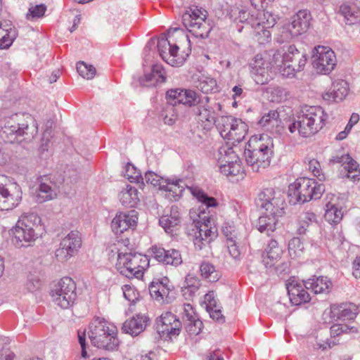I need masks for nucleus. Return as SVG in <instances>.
I'll return each instance as SVG.
<instances>
[{"mask_svg": "<svg viewBox=\"0 0 360 360\" xmlns=\"http://www.w3.org/2000/svg\"><path fill=\"white\" fill-rule=\"evenodd\" d=\"M282 216H274L265 211V213L260 216L257 223V228L261 233H266L268 235L276 229L278 218Z\"/></svg>", "mask_w": 360, "mask_h": 360, "instance_id": "f704fd0d", "label": "nucleus"}, {"mask_svg": "<svg viewBox=\"0 0 360 360\" xmlns=\"http://www.w3.org/2000/svg\"><path fill=\"white\" fill-rule=\"evenodd\" d=\"M207 12L198 6L188 7L182 14V22L186 30L195 38L208 37L212 28L206 21Z\"/></svg>", "mask_w": 360, "mask_h": 360, "instance_id": "9d476101", "label": "nucleus"}, {"mask_svg": "<svg viewBox=\"0 0 360 360\" xmlns=\"http://www.w3.org/2000/svg\"><path fill=\"white\" fill-rule=\"evenodd\" d=\"M200 271L202 276L210 282L217 281L219 278L214 266L209 262H202L200 266Z\"/></svg>", "mask_w": 360, "mask_h": 360, "instance_id": "a18cd8bd", "label": "nucleus"}, {"mask_svg": "<svg viewBox=\"0 0 360 360\" xmlns=\"http://www.w3.org/2000/svg\"><path fill=\"white\" fill-rule=\"evenodd\" d=\"M330 335L335 338L341 334L354 333L357 332L354 326H349L347 324L336 323L333 324L330 328Z\"/></svg>", "mask_w": 360, "mask_h": 360, "instance_id": "3c124183", "label": "nucleus"}, {"mask_svg": "<svg viewBox=\"0 0 360 360\" xmlns=\"http://www.w3.org/2000/svg\"><path fill=\"white\" fill-rule=\"evenodd\" d=\"M184 188V181L176 177L167 178L165 184L162 185V191L167 192V198L172 201L178 200Z\"/></svg>", "mask_w": 360, "mask_h": 360, "instance_id": "5701e85b", "label": "nucleus"}, {"mask_svg": "<svg viewBox=\"0 0 360 360\" xmlns=\"http://www.w3.org/2000/svg\"><path fill=\"white\" fill-rule=\"evenodd\" d=\"M89 338L91 344L108 352L118 349L120 340L116 326L103 318L96 317L89 324Z\"/></svg>", "mask_w": 360, "mask_h": 360, "instance_id": "39448f33", "label": "nucleus"}, {"mask_svg": "<svg viewBox=\"0 0 360 360\" xmlns=\"http://www.w3.org/2000/svg\"><path fill=\"white\" fill-rule=\"evenodd\" d=\"M169 288L161 282H152L149 285L150 295L153 299L160 303H164L167 301L169 295Z\"/></svg>", "mask_w": 360, "mask_h": 360, "instance_id": "4c0bfd02", "label": "nucleus"}, {"mask_svg": "<svg viewBox=\"0 0 360 360\" xmlns=\"http://www.w3.org/2000/svg\"><path fill=\"white\" fill-rule=\"evenodd\" d=\"M198 115L199 120L202 122H207L209 123H212L214 121V117L212 115L211 110L205 108L204 106L200 105L198 107V111L196 112Z\"/></svg>", "mask_w": 360, "mask_h": 360, "instance_id": "69168bd1", "label": "nucleus"}, {"mask_svg": "<svg viewBox=\"0 0 360 360\" xmlns=\"http://www.w3.org/2000/svg\"><path fill=\"white\" fill-rule=\"evenodd\" d=\"M276 69L284 77H293L297 71L296 67L294 64H276Z\"/></svg>", "mask_w": 360, "mask_h": 360, "instance_id": "338daca9", "label": "nucleus"}, {"mask_svg": "<svg viewBox=\"0 0 360 360\" xmlns=\"http://www.w3.org/2000/svg\"><path fill=\"white\" fill-rule=\"evenodd\" d=\"M311 63L318 73L328 75L336 65V56L330 47L318 46L313 50Z\"/></svg>", "mask_w": 360, "mask_h": 360, "instance_id": "4468645a", "label": "nucleus"}, {"mask_svg": "<svg viewBox=\"0 0 360 360\" xmlns=\"http://www.w3.org/2000/svg\"><path fill=\"white\" fill-rule=\"evenodd\" d=\"M340 13L344 16L347 23L352 25L359 20V12L354 6L344 4L340 6Z\"/></svg>", "mask_w": 360, "mask_h": 360, "instance_id": "a19ab883", "label": "nucleus"}, {"mask_svg": "<svg viewBox=\"0 0 360 360\" xmlns=\"http://www.w3.org/2000/svg\"><path fill=\"white\" fill-rule=\"evenodd\" d=\"M41 219L34 212L24 213L11 230L12 242L16 248L32 246L39 237Z\"/></svg>", "mask_w": 360, "mask_h": 360, "instance_id": "20e7f679", "label": "nucleus"}, {"mask_svg": "<svg viewBox=\"0 0 360 360\" xmlns=\"http://www.w3.org/2000/svg\"><path fill=\"white\" fill-rule=\"evenodd\" d=\"M283 250L278 246L275 240H271L267 245L265 256H263V263L266 269H271L279 262L281 258Z\"/></svg>", "mask_w": 360, "mask_h": 360, "instance_id": "7c9ffc66", "label": "nucleus"}, {"mask_svg": "<svg viewBox=\"0 0 360 360\" xmlns=\"http://www.w3.org/2000/svg\"><path fill=\"white\" fill-rule=\"evenodd\" d=\"M300 56V51L295 45H290L288 50L283 54L281 60L282 64L285 65L291 62L292 64L297 60V57Z\"/></svg>", "mask_w": 360, "mask_h": 360, "instance_id": "13d9d810", "label": "nucleus"}, {"mask_svg": "<svg viewBox=\"0 0 360 360\" xmlns=\"http://www.w3.org/2000/svg\"><path fill=\"white\" fill-rule=\"evenodd\" d=\"M304 286L306 289L311 290L314 294L328 293L331 289L332 283L327 277L314 276L304 281Z\"/></svg>", "mask_w": 360, "mask_h": 360, "instance_id": "cd10ccee", "label": "nucleus"}, {"mask_svg": "<svg viewBox=\"0 0 360 360\" xmlns=\"http://www.w3.org/2000/svg\"><path fill=\"white\" fill-rule=\"evenodd\" d=\"M148 321L147 316L138 314L123 323L122 330L131 336H137L145 330Z\"/></svg>", "mask_w": 360, "mask_h": 360, "instance_id": "bb28decb", "label": "nucleus"}, {"mask_svg": "<svg viewBox=\"0 0 360 360\" xmlns=\"http://www.w3.org/2000/svg\"><path fill=\"white\" fill-rule=\"evenodd\" d=\"M227 122H229L231 128L229 131L226 133V142H229L231 144L240 143L245 137V124L241 120L226 116Z\"/></svg>", "mask_w": 360, "mask_h": 360, "instance_id": "393cba45", "label": "nucleus"}, {"mask_svg": "<svg viewBox=\"0 0 360 360\" xmlns=\"http://www.w3.org/2000/svg\"><path fill=\"white\" fill-rule=\"evenodd\" d=\"M171 324L164 326V333L159 334L165 340H172L179 335L181 329V323L179 319L172 321Z\"/></svg>", "mask_w": 360, "mask_h": 360, "instance_id": "79ce46f5", "label": "nucleus"}, {"mask_svg": "<svg viewBox=\"0 0 360 360\" xmlns=\"http://www.w3.org/2000/svg\"><path fill=\"white\" fill-rule=\"evenodd\" d=\"M3 125L0 131V136L6 143H13L18 138L26 136L25 139H31L38 134V124L30 115L13 114L0 121Z\"/></svg>", "mask_w": 360, "mask_h": 360, "instance_id": "7ed1b4c3", "label": "nucleus"}, {"mask_svg": "<svg viewBox=\"0 0 360 360\" xmlns=\"http://www.w3.org/2000/svg\"><path fill=\"white\" fill-rule=\"evenodd\" d=\"M308 167L309 169L312 172L314 176H316L319 181H324L328 179L326 175L322 172L321 164L318 160L315 159L309 160Z\"/></svg>", "mask_w": 360, "mask_h": 360, "instance_id": "bf43d9fd", "label": "nucleus"}, {"mask_svg": "<svg viewBox=\"0 0 360 360\" xmlns=\"http://www.w3.org/2000/svg\"><path fill=\"white\" fill-rule=\"evenodd\" d=\"M122 292L124 297L130 303H135L139 300V292L135 288L129 285H124L122 287Z\"/></svg>", "mask_w": 360, "mask_h": 360, "instance_id": "0e129e2a", "label": "nucleus"}, {"mask_svg": "<svg viewBox=\"0 0 360 360\" xmlns=\"http://www.w3.org/2000/svg\"><path fill=\"white\" fill-rule=\"evenodd\" d=\"M16 29L11 21L0 22V49L9 48L17 37Z\"/></svg>", "mask_w": 360, "mask_h": 360, "instance_id": "c85d7f7f", "label": "nucleus"}, {"mask_svg": "<svg viewBox=\"0 0 360 360\" xmlns=\"http://www.w3.org/2000/svg\"><path fill=\"white\" fill-rule=\"evenodd\" d=\"M290 264L288 262H277L271 269H266L269 274L280 276L289 272Z\"/></svg>", "mask_w": 360, "mask_h": 360, "instance_id": "e2e57ef3", "label": "nucleus"}, {"mask_svg": "<svg viewBox=\"0 0 360 360\" xmlns=\"http://www.w3.org/2000/svg\"><path fill=\"white\" fill-rule=\"evenodd\" d=\"M196 87L204 94L217 91L216 80L209 77H202L199 79Z\"/></svg>", "mask_w": 360, "mask_h": 360, "instance_id": "37998d69", "label": "nucleus"}, {"mask_svg": "<svg viewBox=\"0 0 360 360\" xmlns=\"http://www.w3.org/2000/svg\"><path fill=\"white\" fill-rule=\"evenodd\" d=\"M360 312V306L353 303H342L331 307L332 317L338 319L352 320Z\"/></svg>", "mask_w": 360, "mask_h": 360, "instance_id": "4be33fe9", "label": "nucleus"}, {"mask_svg": "<svg viewBox=\"0 0 360 360\" xmlns=\"http://www.w3.org/2000/svg\"><path fill=\"white\" fill-rule=\"evenodd\" d=\"M348 83L345 80H338L333 83L330 90L323 95L325 101L339 102L347 96Z\"/></svg>", "mask_w": 360, "mask_h": 360, "instance_id": "a878e982", "label": "nucleus"}, {"mask_svg": "<svg viewBox=\"0 0 360 360\" xmlns=\"http://www.w3.org/2000/svg\"><path fill=\"white\" fill-rule=\"evenodd\" d=\"M198 102L197 94L191 90H185L180 89L179 94L178 104H183L191 106Z\"/></svg>", "mask_w": 360, "mask_h": 360, "instance_id": "c03bdc74", "label": "nucleus"}, {"mask_svg": "<svg viewBox=\"0 0 360 360\" xmlns=\"http://www.w3.org/2000/svg\"><path fill=\"white\" fill-rule=\"evenodd\" d=\"M229 18L234 22L243 25H232L231 28L237 29L238 32L243 29L251 32L256 41L265 44L271 41V34L269 28L276 23V18L271 13L265 10L248 11L238 6H231L229 12Z\"/></svg>", "mask_w": 360, "mask_h": 360, "instance_id": "f257e3e1", "label": "nucleus"}, {"mask_svg": "<svg viewBox=\"0 0 360 360\" xmlns=\"http://www.w3.org/2000/svg\"><path fill=\"white\" fill-rule=\"evenodd\" d=\"M165 72L161 65H153L150 72L146 73L143 77H140L139 83L142 86H152L158 83L165 82Z\"/></svg>", "mask_w": 360, "mask_h": 360, "instance_id": "c756f323", "label": "nucleus"}, {"mask_svg": "<svg viewBox=\"0 0 360 360\" xmlns=\"http://www.w3.org/2000/svg\"><path fill=\"white\" fill-rule=\"evenodd\" d=\"M257 205L274 216H283L286 205L284 194L272 188H265L257 196Z\"/></svg>", "mask_w": 360, "mask_h": 360, "instance_id": "9b49d317", "label": "nucleus"}, {"mask_svg": "<svg viewBox=\"0 0 360 360\" xmlns=\"http://www.w3.org/2000/svg\"><path fill=\"white\" fill-rule=\"evenodd\" d=\"M54 303L62 309L69 308L75 301L76 284L70 277L62 278L51 290Z\"/></svg>", "mask_w": 360, "mask_h": 360, "instance_id": "f8f14e48", "label": "nucleus"}, {"mask_svg": "<svg viewBox=\"0 0 360 360\" xmlns=\"http://www.w3.org/2000/svg\"><path fill=\"white\" fill-rule=\"evenodd\" d=\"M188 189L201 202L198 210H193L190 214L194 226L193 243L196 249L202 250L217 236V229L211 226L210 217L207 212L210 207H216L217 203L215 198L209 197L197 187H188Z\"/></svg>", "mask_w": 360, "mask_h": 360, "instance_id": "f03ea898", "label": "nucleus"}, {"mask_svg": "<svg viewBox=\"0 0 360 360\" xmlns=\"http://www.w3.org/2000/svg\"><path fill=\"white\" fill-rule=\"evenodd\" d=\"M311 20L309 12L306 10L298 11L292 17L291 22L283 27L281 34L283 39L281 42L288 41L306 32L310 26Z\"/></svg>", "mask_w": 360, "mask_h": 360, "instance_id": "ddd939ff", "label": "nucleus"}, {"mask_svg": "<svg viewBox=\"0 0 360 360\" xmlns=\"http://www.w3.org/2000/svg\"><path fill=\"white\" fill-rule=\"evenodd\" d=\"M273 143L269 139L257 136H252L245 146L244 155L249 167L254 172H259L270 165L273 154Z\"/></svg>", "mask_w": 360, "mask_h": 360, "instance_id": "423d86ee", "label": "nucleus"}, {"mask_svg": "<svg viewBox=\"0 0 360 360\" xmlns=\"http://www.w3.org/2000/svg\"><path fill=\"white\" fill-rule=\"evenodd\" d=\"M117 255L116 269L119 273L127 278H139L148 267L150 260L145 255L135 252H122L119 248L114 247L111 250Z\"/></svg>", "mask_w": 360, "mask_h": 360, "instance_id": "0eeeda50", "label": "nucleus"}, {"mask_svg": "<svg viewBox=\"0 0 360 360\" xmlns=\"http://www.w3.org/2000/svg\"><path fill=\"white\" fill-rule=\"evenodd\" d=\"M279 113L276 110H270L268 113L264 114L259 121L261 126L265 127L273 122H277Z\"/></svg>", "mask_w": 360, "mask_h": 360, "instance_id": "774afa93", "label": "nucleus"}, {"mask_svg": "<svg viewBox=\"0 0 360 360\" xmlns=\"http://www.w3.org/2000/svg\"><path fill=\"white\" fill-rule=\"evenodd\" d=\"M182 319L186 332L191 335H198L202 329V322L193 310L190 304L183 305Z\"/></svg>", "mask_w": 360, "mask_h": 360, "instance_id": "6ab92c4d", "label": "nucleus"}, {"mask_svg": "<svg viewBox=\"0 0 360 360\" xmlns=\"http://www.w3.org/2000/svg\"><path fill=\"white\" fill-rule=\"evenodd\" d=\"M138 190L131 186L127 185L119 193L120 202L127 207H135L139 202Z\"/></svg>", "mask_w": 360, "mask_h": 360, "instance_id": "c9c22d12", "label": "nucleus"}, {"mask_svg": "<svg viewBox=\"0 0 360 360\" xmlns=\"http://www.w3.org/2000/svg\"><path fill=\"white\" fill-rule=\"evenodd\" d=\"M325 191V186L314 179L302 177L290 184L288 188L290 202L303 204L311 200L319 199Z\"/></svg>", "mask_w": 360, "mask_h": 360, "instance_id": "6e6552de", "label": "nucleus"}, {"mask_svg": "<svg viewBox=\"0 0 360 360\" xmlns=\"http://www.w3.org/2000/svg\"><path fill=\"white\" fill-rule=\"evenodd\" d=\"M286 288L292 304L299 306L310 300L309 294L306 290L304 284L292 280L286 284Z\"/></svg>", "mask_w": 360, "mask_h": 360, "instance_id": "412c9836", "label": "nucleus"}, {"mask_svg": "<svg viewBox=\"0 0 360 360\" xmlns=\"http://www.w3.org/2000/svg\"><path fill=\"white\" fill-rule=\"evenodd\" d=\"M41 282L37 273H30L27 275L25 283V288L27 291L36 292L41 288Z\"/></svg>", "mask_w": 360, "mask_h": 360, "instance_id": "09e8293b", "label": "nucleus"}, {"mask_svg": "<svg viewBox=\"0 0 360 360\" xmlns=\"http://www.w3.org/2000/svg\"><path fill=\"white\" fill-rule=\"evenodd\" d=\"M46 6L44 4H41L39 5L31 6L28 12L26 14V18L28 20H33L36 18H41L44 15L45 12L46 11Z\"/></svg>", "mask_w": 360, "mask_h": 360, "instance_id": "5fc2aeb1", "label": "nucleus"}, {"mask_svg": "<svg viewBox=\"0 0 360 360\" xmlns=\"http://www.w3.org/2000/svg\"><path fill=\"white\" fill-rule=\"evenodd\" d=\"M82 240L78 231H71L62 238L55 256L58 261L64 262L76 255L82 247Z\"/></svg>", "mask_w": 360, "mask_h": 360, "instance_id": "2eb2a0df", "label": "nucleus"}, {"mask_svg": "<svg viewBox=\"0 0 360 360\" xmlns=\"http://www.w3.org/2000/svg\"><path fill=\"white\" fill-rule=\"evenodd\" d=\"M77 70L80 76L86 79H91L94 77L96 70V68L91 65L80 61L77 63Z\"/></svg>", "mask_w": 360, "mask_h": 360, "instance_id": "603ef678", "label": "nucleus"}, {"mask_svg": "<svg viewBox=\"0 0 360 360\" xmlns=\"http://www.w3.org/2000/svg\"><path fill=\"white\" fill-rule=\"evenodd\" d=\"M237 234L235 229H231L228 233L226 230V248L232 259L235 262L240 259V251L237 243Z\"/></svg>", "mask_w": 360, "mask_h": 360, "instance_id": "58836bf2", "label": "nucleus"}, {"mask_svg": "<svg viewBox=\"0 0 360 360\" xmlns=\"http://www.w3.org/2000/svg\"><path fill=\"white\" fill-rule=\"evenodd\" d=\"M326 212L324 218L330 224H337L341 221L343 217L342 205L340 198L335 194L328 193L326 198Z\"/></svg>", "mask_w": 360, "mask_h": 360, "instance_id": "a211bd4d", "label": "nucleus"}, {"mask_svg": "<svg viewBox=\"0 0 360 360\" xmlns=\"http://www.w3.org/2000/svg\"><path fill=\"white\" fill-rule=\"evenodd\" d=\"M299 115L300 136L307 138L319 132L326 124L328 115L320 106L302 107Z\"/></svg>", "mask_w": 360, "mask_h": 360, "instance_id": "1a4fd4ad", "label": "nucleus"}, {"mask_svg": "<svg viewBox=\"0 0 360 360\" xmlns=\"http://www.w3.org/2000/svg\"><path fill=\"white\" fill-rule=\"evenodd\" d=\"M234 162L231 161L230 165H226V177L229 181L237 183L245 178V169L239 157H233Z\"/></svg>", "mask_w": 360, "mask_h": 360, "instance_id": "72a5a7b5", "label": "nucleus"}, {"mask_svg": "<svg viewBox=\"0 0 360 360\" xmlns=\"http://www.w3.org/2000/svg\"><path fill=\"white\" fill-rule=\"evenodd\" d=\"M138 213L132 210L128 212H119L111 222V229L116 235L123 233L136 225Z\"/></svg>", "mask_w": 360, "mask_h": 360, "instance_id": "f3484780", "label": "nucleus"}, {"mask_svg": "<svg viewBox=\"0 0 360 360\" xmlns=\"http://www.w3.org/2000/svg\"><path fill=\"white\" fill-rule=\"evenodd\" d=\"M187 286L183 290L184 295L188 293L189 297L193 296L200 288V281L193 277L188 276L186 278Z\"/></svg>", "mask_w": 360, "mask_h": 360, "instance_id": "052dcab7", "label": "nucleus"}, {"mask_svg": "<svg viewBox=\"0 0 360 360\" xmlns=\"http://www.w3.org/2000/svg\"><path fill=\"white\" fill-rule=\"evenodd\" d=\"M160 117L165 124L173 125L177 118L176 108L172 105H167L162 108Z\"/></svg>", "mask_w": 360, "mask_h": 360, "instance_id": "49530a36", "label": "nucleus"}, {"mask_svg": "<svg viewBox=\"0 0 360 360\" xmlns=\"http://www.w3.org/2000/svg\"><path fill=\"white\" fill-rule=\"evenodd\" d=\"M44 179L40 178L39 184L34 193L35 200L39 203H42L53 199L56 196V191L53 188L51 181H43Z\"/></svg>", "mask_w": 360, "mask_h": 360, "instance_id": "2f4dec72", "label": "nucleus"}, {"mask_svg": "<svg viewBox=\"0 0 360 360\" xmlns=\"http://www.w3.org/2000/svg\"><path fill=\"white\" fill-rule=\"evenodd\" d=\"M180 223V217L177 207L172 206L171 214L162 216L159 219L160 225L167 233H172Z\"/></svg>", "mask_w": 360, "mask_h": 360, "instance_id": "e433bc0d", "label": "nucleus"}, {"mask_svg": "<svg viewBox=\"0 0 360 360\" xmlns=\"http://www.w3.org/2000/svg\"><path fill=\"white\" fill-rule=\"evenodd\" d=\"M252 67V77L257 84H266L269 80V76L266 63L260 55H257L253 62L250 63Z\"/></svg>", "mask_w": 360, "mask_h": 360, "instance_id": "b1692460", "label": "nucleus"}, {"mask_svg": "<svg viewBox=\"0 0 360 360\" xmlns=\"http://www.w3.org/2000/svg\"><path fill=\"white\" fill-rule=\"evenodd\" d=\"M124 176H126L131 182H139L140 179H143L141 175V172L130 163H128L126 165Z\"/></svg>", "mask_w": 360, "mask_h": 360, "instance_id": "680f3d73", "label": "nucleus"}, {"mask_svg": "<svg viewBox=\"0 0 360 360\" xmlns=\"http://www.w3.org/2000/svg\"><path fill=\"white\" fill-rule=\"evenodd\" d=\"M144 179L147 184H150L155 187H158L162 191V185L165 184L167 179L160 176L153 172L148 171L145 173Z\"/></svg>", "mask_w": 360, "mask_h": 360, "instance_id": "6e6d98bb", "label": "nucleus"}, {"mask_svg": "<svg viewBox=\"0 0 360 360\" xmlns=\"http://www.w3.org/2000/svg\"><path fill=\"white\" fill-rule=\"evenodd\" d=\"M242 153V148L238 143L231 144L229 142H226V165H230L231 162H234V156L239 157V155Z\"/></svg>", "mask_w": 360, "mask_h": 360, "instance_id": "4d7b16f0", "label": "nucleus"}, {"mask_svg": "<svg viewBox=\"0 0 360 360\" xmlns=\"http://www.w3.org/2000/svg\"><path fill=\"white\" fill-rule=\"evenodd\" d=\"M304 250V245L301 239L298 237H294L288 243V252L291 257H300Z\"/></svg>", "mask_w": 360, "mask_h": 360, "instance_id": "864d4df0", "label": "nucleus"}, {"mask_svg": "<svg viewBox=\"0 0 360 360\" xmlns=\"http://www.w3.org/2000/svg\"><path fill=\"white\" fill-rule=\"evenodd\" d=\"M313 223H316V214L311 212L302 213L300 217V221L297 232L300 235L305 234L308 228Z\"/></svg>", "mask_w": 360, "mask_h": 360, "instance_id": "ea45409f", "label": "nucleus"}, {"mask_svg": "<svg viewBox=\"0 0 360 360\" xmlns=\"http://www.w3.org/2000/svg\"><path fill=\"white\" fill-rule=\"evenodd\" d=\"M152 253L157 261L165 265L177 266L182 263L181 253L175 249L165 250L163 248L154 246L152 248Z\"/></svg>", "mask_w": 360, "mask_h": 360, "instance_id": "aec40b11", "label": "nucleus"}, {"mask_svg": "<svg viewBox=\"0 0 360 360\" xmlns=\"http://www.w3.org/2000/svg\"><path fill=\"white\" fill-rule=\"evenodd\" d=\"M157 46L160 56L167 64L172 67H179L184 64L185 58L177 55L179 46L172 44L171 40L161 37L158 41Z\"/></svg>", "mask_w": 360, "mask_h": 360, "instance_id": "dca6fc26", "label": "nucleus"}, {"mask_svg": "<svg viewBox=\"0 0 360 360\" xmlns=\"http://www.w3.org/2000/svg\"><path fill=\"white\" fill-rule=\"evenodd\" d=\"M266 92L270 94V100L272 102L279 103L285 100L288 96L287 91L281 86H270L266 89Z\"/></svg>", "mask_w": 360, "mask_h": 360, "instance_id": "8fccbe9b", "label": "nucleus"}, {"mask_svg": "<svg viewBox=\"0 0 360 360\" xmlns=\"http://www.w3.org/2000/svg\"><path fill=\"white\" fill-rule=\"evenodd\" d=\"M20 200L21 196L19 193L14 196L3 185H0V210H13Z\"/></svg>", "mask_w": 360, "mask_h": 360, "instance_id": "473e14b6", "label": "nucleus"}, {"mask_svg": "<svg viewBox=\"0 0 360 360\" xmlns=\"http://www.w3.org/2000/svg\"><path fill=\"white\" fill-rule=\"evenodd\" d=\"M178 319L176 316L170 311L162 313V315L156 319L155 326L158 334L164 333V326L171 324L175 322Z\"/></svg>", "mask_w": 360, "mask_h": 360, "instance_id": "de8ad7c7", "label": "nucleus"}]
</instances>
